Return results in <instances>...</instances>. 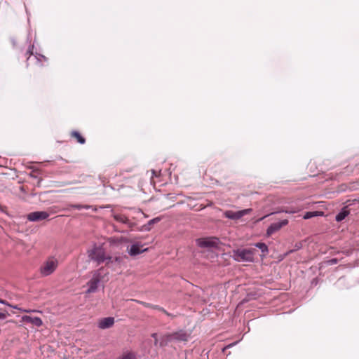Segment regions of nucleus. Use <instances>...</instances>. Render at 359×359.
<instances>
[{"label": "nucleus", "mask_w": 359, "mask_h": 359, "mask_svg": "<svg viewBox=\"0 0 359 359\" xmlns=\"http://www.w3.org/2000/svg\"><path fill=\"white\" fill-rule=\"evenodd\" d=\"M88 258L97 262V264L105 262L109 265L112 262V257L106 255L104 248L100 246H94L92 249L88 250Z\"/></svg>", "instance_id": "1"}, {"label": "nucleus", "mask_w": 359, "mask_h": 359, "mask_svg": "<svg viewBox=\"0 0 359 359\" xmlns=\"http://www.w3.org/2000/svg\"><path fill=\"white\" fill-rule=\"evenodd\" d=\"M57 266V259L54 257H50L41 266L40 272L43 276H49L55 271Z\"/></svg>", "instance_id": "2"}, {"label": "nucleus", "mask_w": 359, "mask_h": 359, "mask_svg": "<svg viewBox=\"0 0 359 359\" xmlns=\"http://www.w3.org/2000/svg\"><path fill=\"white\" fill-rule=\"evenodd\" d=\"M233 257L237 262H252L254 254L250 250L238 249L233 250Z\"/></svg>", "instance_id": "3"}, {"label": "nucleus", "mask_w": 359, "mask_h": 359, "mask_svg": "<svg viewBox=\"0 0 359 359\" xmlns=\"http://www.w3.org/2000/svg\"><path fill=\"white\" fill-rule=\"evenodd\" d=\"M147 250L148 248H144V244L137 241H132L126 248L128 254L131 257H135Z\"/></svg>", "instance_id": "4"}, {"label": "nucleus", "mask_w": 359, "mask_h": 359, "mask_svg": "<svg viewBox=\"0 0 359 359\" xmlns=\"http://www.w3.org/2000/svg\"><path fill=\"white\" fill-rule=\"evenodd\" d=\"M102 278V275L100 272V269L96 270L93 271L91 279L88 282V290L86 291L87 293L95 292L98 285L100 283Z\"/></svg>", "instance_id": "5"}, {"label": "nucleus", "mask_w": 359, "mask_h": 359, "mask_svg": "<svg viewBox=\"0 0 359 359\" xmlns=\"http://www.w3.org/2000/svg\"><path fill=\"white\" fill-rule=\"evenodd\" d=\"M252 212L251 208L244 209L239 211L226 210L224 212L225 217L233 220H237L243 217V216L250 213Z\"/></svg>", "instance_id": "6"}, {"label": "nucleus", "mask_w": 359, "mask_h": 359, "mask_svg": "<svg viewBox=\"0 0 359 359\" xmlns=\"http://www.w3.org/2000/svg\"><path fill=\"white\" fill-rule=\"evenodd\" d=\"M49 217V214L46 211H36L30 212L27 215V219L32 222H38L44 220Z\"/></svg>", "instance_id": "7"}, {"label": "nucleus", "mask_w": 359, "mask_h": 359, "mask_svg": "<svg viewBox=\"0 0 359 359\" xmlns=\"http://www.w3.org/2000/svg\"><path fill=\"white\" fill-rule=\"evenodd\" d=\"M288 224L287 219H283L280 222L273 223L271 224L266 230L267 236H270L273 233L280 230L283 226L287 225Z\"/></svg>", "instance_id": "8"}, {"label": "nucleus", "mask_w": 359, "mask_h": 359, "mask_svg": "<svg viewBox=\"0 0 359 359\" xmlns=\"http://www.w3.org/2000/svg\"><path fill=\"white\" fill-rule=\"evenodd\" d=\"M196 243L201 248H212L217 246L218 240L217 238H201L198 239Z\"/></svg>", "instance_id": "9"}, {"label": "nucleus", "mask_w": 359, "mask_h": 359, "mask_svg": "<svg viewBox=\"0 0 359 359\" xmlns=\"http://www.w3.org/2000/svg\"><path fill=\"white\" fill-rule=\"evenodd\" d=\"M114 324V318L107 317L99 320L97 327L100 329L105 330L113 326Z\"/></svg>", "instance_id": "10"}, {"label": "nucleus", "mask_w": 359, "mask_h": 359, "mask_svg": "<svg viewBox=\"0 0 359 359\" xmlns=\"http://www.w3.org/2000/svg\"><path fill=\"white\" fill-rule=\"evenodd\" d=\"M22 321L25 323H29L35 326L40 327L42 325V320L39 317H32L29 316H24L22 317Z\"/></svg>", "instance_id": "11"}, {"label": "nucleus", "mask_w": 359, "mask_h": 359, "mask_svg": "<svg viewBox=\"0 0 359 359\" xmlns=\"http://www.w3.org/2000/svg\"><path fill=\"white\" fill-rule=\"evenodd\" d=\"M188 338V335L180 331L179 332H175L172 334H170L168 336V340L172 341V340H180V341H186Z\"/></svg>", "instance_id": "12"}, {"label": "nucleus", "mask_w": 359, "mask_h": 359, "mask_svg": "<svg viewBox=\"0 0 359 359\" xmlns=\"http://www.w3.org/2000/svg\"><path fill=\"white\" fill-rule=\"evenodd\" d=\"M349 214V211L346 208H343L335 217V219L337 222L344 220Z\"/></svg>", "instance_id": "13"}, {"label": "nucleus", "mask_w": 359, "mask_h": 359, "mask_svg": "<svg viewBox=\"0 0 359 359\" xmlns=\"http://www.w3.org/2000/svg\"><path fill=\"white\" fill-rule=\"evenodd\" d=\"M160 221H161V218L160 217H155V218L149 220L147 224H145V225H144L142 226V230L143 231H150L151 228V225H153V224H156V223H157V222H158Z\"/></svg>", "instance_id": "14"}, {"label": "nucleus", "mask_w": 359, "mask_h": 359, "mask_svg": "<svg viewBox=\"0 0 359 359\" xmlns=\"http://www.w3.org/2000/svg\"><path fill=\"white\" fill-rule=\"evenodd\" d=\"M323 214L322 212H307L304 214L303 218L308 219L315 216L322 215Z\"/></svg>", "instance_id": "15"}, {"label": "nucleus", "mask_w": 359, "mask_h": 359, "mask_svg": "<svg viewBox=\"0 0 359 359\" xmlns=\"http://www.w3.org/2000/svg\"><path fill=\"white\" fill-rule=\"evenodd\" d=\"M255 246L261 250L262 252L266 254L269 252L267 245L264 243H257Z\"/></svg>", "instance_id": "16"}, {"label": "nucleus", "mask_w": 359, "mask_h": 359, "mask_svg": "<svg viewBox=\"0 0 359 359\" xmlns=\"http://www.w3.org/2000/svg\"><path fill=\"white\" fill-rule=\"evenodd\" d=\"M72 135L73 137H74L75 138H76L77 141L80 143V144H84L86 140L84 139V137H83L79 133L76 132V131H73L72 133Z\"/></svg>", "instance_id": "17"}, {"label": "nucleus", "mask_w": 359, "mask_h": 359, "mask_svg": "<svg viewBox=\"0 0 359 359\" xmlns=\"http://www.w3.org/2000/svg\"><path fill=\"white\" fill-rule=\"evenodd\" d=\"M11 307L14 309H18V310H19L22 312H25V313H31V312L34 311V310H27V309H21V308L18 307L17 305H13V306H11Z\"/></svg>", "instance_id": "18"}, {"label": "nucleus", "mask_w": 359, "mask_h": 359, "mask_svg": "<svg viewBox=\"0 0 359 359\" xmlns=\"http://www.w3.org/2000/svg\"><path fill=\"white\" fill-rule=\"evenodd\" d=\"M8 313L6 311H0V320H4L8 316Z\"/></svg>", "instance_id": "19"}, {"label": "nucleus", "mask_w": 359, "mask_h": 359, "mask_svg": "<svg viewBox=\"0 0 359 359\" xmlns=\"http://www.w3.org/2000/svg\"><path fill=\"white\" fill-rule=\"evenodd\" d=\"M114 218L116 220L119 221L121 222L125 223L126 222L127 219L121 215H115Z\"/></svg>", "instance_id": "20"}, {"label": "nucleus", "mask_w": 359, "mask_h": 359, "mask_svg": "<svg viewBox=\"0 0 359 359\" xmlns=\"http://www.w3.org/2000/svg\"><path fill=\"white\" fill-rule=\"evenodd\" d=\"M72 208H76V209H78V210H81V209H89L90 208V206L89 205H72Z\"/></svg>", "instance_id": "21"}, {"label": "nucleus", "mask_w": 359, "mask_h": 359, "mask_svg": "<svg viewBox=\"0 0 359 359\" xmlns=\"http://www.w3.org/2000/svg\"><path fill=\"white\" fill-rule=\"evenodd\" d=\"M285 212L287 214H292V213H295L297 212L296 210H280V211H278V212Z\"/></svg>", "instance_id": "22"}, {"label": "nucleus", "mask_w": 359, "mask_h": 359, "mask_svg": "<svg viewBox=\"0 0 359 359\" xmlns=\"http://www.w3.org/2000/svg\"><path fill=\"white\" fill-rule=\"evenodd\" d=\"M121 260L122 259L120 257H116L114 259H112V262L111 264H112L114 262H117V263H121Z\"/></svg>", "instance_id": "23"}, {"label": "nucleus", "mask_w": 359, "mask_h": 359, "mask_svg": "<svg viewBox=\"0 0 359 359\" xmlns=\"http://www.w3.org/2000/svg\"><path fill=\"white\" fill-rule=\"evenodd\" d=\"M0 304L6 305V306H8L9 307L13 306V305L10 304L8 302H7L6 301L3 300V299H0Z\"/></svg>", "instance_id": "24"}, {"label": "nucleus", "mask_w": 359, "mask_h": 359, "mask_svg": "<svg viewBox=\"0 0 359 359\" xmlns=\"http://www.w3.org/2000/svg\"><path fill=\"white\" fill-rule=\"evenodd\" d=\"M122 359H133V356L131 354L125 355Z\"/></svg>", "instance_id": "25"}, {"label": "nucleus", "mask_w": 359, "mask_h": 359, "mask_svg": "<svg viewBox=\"0 0 359 359\" xmlns=\"http://www.w3.org/2000/svg\"><path fill=\"white\" fill-rule=\"evenodd\" d=\"M36 58L38 60H41V59L46 60L45 57H44V56H43V55H40L39 57H36Z\"/></svg>", "instance_id": "26"}, {"label": "nucleus", "mask_w": 359, "mask_h": 359, "mask_svg": "<svg viewBox=\"0 0 359 359\" xmlns=\"http://www.w3.org/2000/svg\"><path fill=\"white\" fill-rule=\"evenodd\" d=\"M267 216H268V215H266V216H264V217H263L260 218L258 221H261V220H262L263 219H264V218H265V217H266Z\"/></svg>", "instance_id": "27"}, {"label": "nucleus", "mask_w": 359, "mask_h": 359, "mask_svg": "<svg viewBox=\"0 0 359 359\" xmlns=\"http://www.w3.org/2000/svg\"><path fill=\"white\" fill-rule=\"evenodd\" d=\"M144 304V306L148 307V304L147 303H142Z\"/></svg>", "instance_id": "28"}, {"label": "nucleus", "mask_w": 359, "mask_h": 359, "mask_svg": "<svg viewBox=\"0 0 359 359\" xmlns=\"http://www.w3.org/2000/svg\"><path fill=\"white\" fill-rule=\"evenodd\" d=\"M156 334H153V337H156Z\"/></svg>", "instance_id": "29"}]
</instances>
